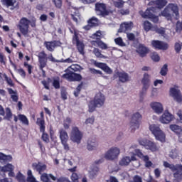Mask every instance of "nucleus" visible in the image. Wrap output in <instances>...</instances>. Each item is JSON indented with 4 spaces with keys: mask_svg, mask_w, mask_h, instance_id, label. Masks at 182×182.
Masks as SVG:
<instances>
[{
    "mask_svg": "<svg viewBox=\"0 0 182 182\" xmlns=\"http://www.w3.org/2000/svg\"><path fill=\"white\" fill-rule=\"evenodd\" d=\"M120 154V149L117 147L111 148L105 156V158L107 160H114V159H117V156Z\"/></svg>",
    "mask_w": 182,
    "mask_h": 182,
    "instance_id": "obj_15",
    "label": "nucleus"
},
{
    "mask_svg": "<svg viewBox=\"0 0 182 182\" xmlns=\"http://www.w3.org/2000/svg\"><path fill=\"white\" fill-rule=\"evenodd\" d=\"M1 171H3L4 173L14 171V166L11 164H7L6 166H4L1 168Z\"/></svg>",
    "mask_w": 182,
    "mask_h": 182,
    "instance_id": "obj_41",
    "label": "nucleus"
},
{
    "mask_svg": "<svg viewBox=\"0 0 182 182\" xmlns=\"http://www.w3.org/2000/svg\"><path fill=\"white\" fill-rule=\"evenodd\" d=\"M83 87V82H80L78 86L76 87L75 91L74 92V95L75 97H77L80 93V90H82V88Z\"/></svg>",
    "mask_w": 182,
    "mask_h": 182,
    "instance_id": "obj_48",
    "label": "nucleus"
},
{
    "mask_svg": "<svg viewBox=\"0 0 182 182\" xmlns=\"http://www.w3.org/2000/svg\"><path fill=\"white\" fill-rule=\"evenodd\" d=\"M16 178L18 182H26L25 176H23L21 172L18 173Z\"/></svg>",
    "mask_w": 182,
    "mask_h": 182,
    "instance_id": "obj_51",
    "label": "nucleus"
},
{
    "mask_svg": "<svg viewBox=\"0 0 182 182\" xmlns=\"http://www.w3.org/2000/svg\"><path fill=\"white\" fill-rule=\"evenodd\" d=\"M119 79L120 82H122V83H124L125 82H127L129 80V75L126 73H120L119 74Z\"/></svg>",
    "mask_w": 182,
    "mask_h": 182,
    "instance_id": "obj_38",
    "label": "nucleus"
},
{
    "mask_svg": "<svg viewBox=\"0 0 182 182\" xmlns=\"http://www.w3.org/2000/svg\"><path fill=\"white\" fill-rule=\"evenodd\" d=\"M4 76H5L6 82H7L8 85L11 87H14L15 86V84H14V81H12V79L9 78L8 76H6V75H4Z\"/></svg>",
    "mask_w": 182,
    "mask_h": 182,
    "instance_id": "obj_61",
    "label": "nucleus"
},
{
    "mask_svg": "<svg viewBox=\"0 0 182 182\" xmlns=\"http://www.w3.org/2000/svg\"><path fill=\"white\" fill-rule=\"evenodd\" d=\"M149 5H154L158 9H163L167 5V0H155L149 3Z\"/></svg>",
    "mask_w": 182,
    "mask_h": 182,
    "instance_id": "obj_23",
    "label": "nucleus"
},
{
    "mask_svg": "<svg viewBox=\"0 0 182 182\" xmlns=\"http://www.w3.org/2000/svg\"><path fill=\"white\" fill-rule=\"evenodd\" d=\"M44 45L49 52H53L55 50V47L53 46L52 41H45Z\"/></svg>",
    "mask_w": 182,
    "mask_h": 182,
    "instance_id": "obj_42",
    "label": "nucleus"
},
{
    "mask_svg": "<svg viewBox=\"0 0 182 182\" xmlns=\"http://www.w3.org/2000/svg\"><path fill=\"white\" fill-rule=\"evenodd\" d=\"M31 167L33 170H34V171H37L38 174H42V173H43L47 168L46 165L42 164V162H34L32 164Z\"/></svg>",
    "mask_w": 182,
    "mask_h": 182,
    "instance_id": "obj_19",
    "label": "nucleus"
},
{
    "mask_svg": "<svg viewBox=\"0 0 182 182\" xmlns=\"http://www.w3.org/2000/svg\"><path fill=\"white\" fill-rule=\"evenodd\" d=\"M80 14H79L75 13V14H71V19H73V21L75 22V23H79V20L77 19V18H80Z\"/></svg>",
    "mask_w": 182,
    "mask_h": 182,
    "instance_id": "obj_56",
    "label": "nucleus"
},
{
    "mask_svg": "<svg viewBox=\"0 0 182 182\" xmlns=\"http://www.w3.org/2000/svg\"><path fill=\"white\" fill-rule=\"evenodd\" d=\"M48 59L50 60V62H53V63H60V60H56L53 58V55L52 54H50L48 57H47V61Z\"/></svg>",
    "mask_w": 182,
    "mask_h": 182,
    "instance_id": "obj_59",
    "label": "nucleus"
},
{
    "mask_svg": "<svg viewBox=\"0 0 182 182\" xmlns=\"http://www.w3.org/2000/svg\"><path fill=\"white\" fill-rule=\"evenodd\" d=\"M40 178L41 181L42 182H52V181H50V178L51 180H53V181H56L57 180L55 176L51 173L48 174L46 173H41Z\"/></svg>",
    "mask_w": 182,
    "mask_h": 182,
    "instance_id": "obj_24",
    "label": "nucleus"
},
{
    "mask_svg": "<svg viewBox=\"0 0 182 182\" xmlns=\"http://www.w3.org/2000/svg\"><path fill=\"white\" fill-rule=\"evenodd\" d=\"M92 53L96 56V58H99L100 59H106V56L102 54V51L97 48H94Z\"/></svg>",
    "mask_w": 182,
    "mask_h": 182,
    "instance_id": "obj_35",
    "label": "nucleus"
},
{
    "mask_svg": "<svg viewBox=\"0 0 182 182\" xmlns=\"http://www.w3.org/2000/svg\"><path fill=\"white\" fill-rule=\"evenodd\" d=\"M169 93L170 95L176 100V102L178 103L182 102L181 91L178 90V85H174V87H171Z\"/></svg>",
    "mask_w": 182,
    "mask_h": 182,
    "instance_id": "obj_13",
    "label": "nucleus"
},
{
    "mask_svg": "<svg viewBox=\"0 0 182 182\" xmlns=\"http://www.w3.org/2000/svg\"><path fill=\"white\" fill-rule=\"evenodd\" d=\"M42 135H41V139L43 140V141H44V143H49L50 139H49V134H48V133H46L45 131H43V132H41Z\"/></svg>",
    "mask_w": 182,
    "mask_h": 182,
    "instance_id": "obj_47",
    "label": "nucleus"
},
{
    "mask_svg": "<svg viewBox=\"0 0 182 182\" xmlns=\"http://www.w3.org/2000/svg\"><path fill=\"white\" fill-rule=\"evenodd\" d=\"M24 68H26L28 72V75H32V70L33 69V67L28 63V62H24Z\"/></svg>",
    "mask_w": 182,
    "mask_h": 182,
    "instance_id": "obj_54",
    "label": "nucleus"
},
{
    "mask_svg": "<svg viewBox=\"0 0 182 182\" xmlns=\"http://www.w3.org/2000/svg\"><path fill=\"white\" fill-rule=\"evenodd\" d=\"M131 161L132 159H130L129 156H125L119 161V164L120 166H129Z\"/></svg>",
    "mask_w": 182,
    "mask_h": 182,
    "instance_id": "obj_39",
    "label": "nucleus"
},
{
    "mask_svg": "<svg viewBox=\"0 0 182 182\" xmlns=\"http://www.w3.org/2000/svg\"><path fill=\"white\" fill-rule=\"evenodd\" d=\"M87 23H89L90 25H91V26L93 28L95 26H97V25H99V19H97V18L93 16L92 18H90L88 21H87Z\"/></svg>",
    "mask_w": 182,
    "mask_h": 182,
    "instance_id": "obj_36",
    "label": "nucleus"
},
{
    "mask_svg": "<svg viewBox=\"0 0 182 182\" xmlns=\"http://www.w3.org/2000/svg\"><path fill=\"white\" fill-rule=\"evenodd\" d=\"M113 4L114 6H115V8H118L119 9H122V8L124 6V1H123V0L114 1Z\"/></svg>",
    "mask_w": 182,
    "mask_h": 182,
    "instance_id": "obj_43",
    "label": "nucleus"
},
{
    "mask_svg": "<svg viewBox=\"0 0 182 182\" xmlns=\"http://www.w3.org/2000/svg\"><path fill=\"white\" fill-rule=\"evenodd\" d=\"M97 147V142L96 141H92V140L89 139L87 141V149L90 151H92V150H95V148Z\"/></svg>",
    "mask_w": 182,
    "mask_h": 182,
    "instance_id": "obj_33",
    "label": "nucleus"
},
{
    "mask_svg": "<svg viewBox=\"0 0 182 182\" xmlns=\"http://www.w3.org/2000/svg\"><path fill=\"white\" fill-rule=\"evenodd\" d=\"M151 46L154 49H159V50H167L168 49V44L159 40H153Z\"/></svg>",
    "mask_w": 182,
    "mask_h": 182,
    "instance_id": "obj_17",
    "label": "nucleus"
},
{
    "mask_svg": "<svg viewBox=\"0 0 182 182\" xmlns=\"http://www.w3.org/2000/svg\"><path fill=\"white\" fill-rule=\"evenodd\" d=\"M1 2L2 5H4L5 6H7V8H9V6H15V4H16V0H1Z\"/></svg>",
    "mask_w": 182,
    "mask_h": 182,
    "instance_id": "obj_34",
    "label": "nucleus"
},
{
    "mask_svg": "<svg viewBox=\"0 0 182 182\" xmlns=\"http://www.w3.org/2000/svg\"><path fill=\"white\" fill-rule=\"evenodd\" d=\"M150 75H149V74H144V77L142 78L141 80V83L143 85V88H142V91L140 93V97H141L144 95V92L147 90V89H149V83H150Z\"/></svg>",
    "mask_w": 182,
    "mask_h": 182,
    "instance_id": "obj_21",
    "label": "nucleus"
},
{
    "mask_svg": "<svg viewBox=\"0 0 182 182\" xmlns=\"http://www.w3.org/2000/svg\"><path fill=\"white\" fill-rule=\"evenodd\" d=\"M149 130L154 134L156 140H159L161 143L166 142V134L161 129H160V125L157 124H152L149 125Z\"/></svg>",
    "mask_w": 182,
    "mask_h": 182,
    "instance_id": "obj_4",
    "label": "nucleus"
},
{
    "mask_svg": "<svg viewBox=\"0 0 182 182\" xmlns=\"http://www.w3.org/2000/svg\"><path fill=\"white\" fill-rule=\"evenodd\" d=\"M65 73H64L61 77L63 79H65L68 82H80L83 77L82 75L75 73L73 71H71L69 68H67L64 70Z\"/></svg>",
    "mask_w": 182,
    "mask_h": 182,
    "instance_id": "obj_6",
    "label": "nucleus"
},
{
    "mask_svg": "<svg viewBox=\"0 0 182 182\" xmlns=\"http://www.w3.org/2000/svg\"><path fill=\"white\" fill-rule=\"evenodd\" d=\"M106 102V97L102 92H98L94 97L93 100L90 101L88 105L90 113H93L96 110V107H102Z\"/></svg>",
    "mask_w": 182,
    "mask_h": 182,
    "instance_id": "obj_2",
    "label": "nucleus"
},
{
    "mask_svg": "<svg viewBox=\"0 0 182 182\" xmlns=\"http://www.w3.org/2000/svg\"><path fill=\"white\" fill-rule=\"evenodd\" d=\"M151 58L152 60H154V62H159L160 61V56L159 55V54H157V53H152Z\"/></svg>",
    "mask_w": 182,
    "mask_h": 182,
    "instance_id": "obj_57",
    "label": "nucleus"
},
{
    "mask_svg": "<svg viewBox=\"0 0 182 182\" xmlns=\"http://www.w3.org/2000/svg\"><path fill=\"white\" fill-rule=\"evenodd\" d=\"M12 116H14V114H12V111H11V108H6V116L4 119H6V120H11L12 119Z\"/></svg>",
    "mask_w": 182,
    "mask_h": 182,
    "instance_id": "obj_44",
    "label": "nucleus"
},
{
    "mask_svg": "<svg viewBox=\"0 0 182 182\" xmlns=\"http://www.w3.org/2000/svg\"><path fill=\"white\" fill-rule=\"evenodd\" d=\"M38 68L39 70L42 72L43 77H46V72L43 70L44 68L48 66V54L43 50L38 53Z\"/></svg>",
    "mask_w": 182,
    "mask_h": 182,
    "instance_id": "obj_7",
    "label": "nucleus"
},
{
    "mask_svg": "<svg viewBox=\"0 0 182 182\" xmlns=\"http://www.w3.org/2000/svg\"><path fill=\"white\" fill-rule=\"evenodd\" d=\"M139 15L142 16L144 19H150L154 23H159V16H156L153 14V9L148 8L145 11H139Z\"/></svg>",
    "mask_w": 182,
    "mask_h": 182,
    "instance_id": "obj_11",
    "label": "nucleus"
},
{
    "mask_svg": "<svg viewBox=\"0 0 182 182\" xmlns=\"http://www.w3.org/2000/svg\"><path fill=\"white\" fill-rule=\"evenodd\" d=\"M170 11H173L176 16V19L180 18V9L176 4L169 3L166 8L161 12V16H164L167 21H173V15L170 14Z\"/></svg>",
    "mask_w": 182,
    "mask_h": 182,
    "instance_id": "obj_1",
    "label": "nucleus"
},
{
    "mask_svg": "<svg viewBox=\"0 0 182 182\" xmlns=\"http://www.w3.org/2000/svg\"><path fill=\"white\" fill-rule=\"evenodd\" d=\"M70 178L72 182H79V175L77 173H73Z\"/></svg>",
    "mask_w": 182,
    "mask_h": 182,
    "instance_id": "obj_55",
    "label": "nucleus"
},
{
    "mask_svg": "<svg viewBox=\"0 0 182 182\" xmlns=\"http://www.w3.org/2000/svg\"><path fill=\"white\" fill-rule=\"evenodd\" d=\"M70 33H74L73 36V43H75L77 46V49L80 55H85V44L79 40V36H77V33H76V29L75 26H72L71 28H69Z\"/></svg>",
    "mask_w": 182,
    "mask_h": 182,
    "instance_id": "obj_5",
    "label": "nucleus"
},
{
    "mask_svg": "<svg viewBox=\"0 0 182 182\" xmlns=\"http://www.w3.org/2000/svg\"><path fill=\"white\" fill-rule=\"evenodd\" d=\"M167 72H168V65H167V64H165L161 68L160 73L161 76H166L167 75Z\"/></svg>",
    "mask_w": 182,
    "mask_h": 182,
    "instance_id": "obj_49",
    "label": "nucleus"
},
{
    "mask_svg": "<svg viewBox=\"0 0 182 182\" xmlns=\"http://www.w3.org/2000/svg\"><path fill=\"white\" fill-rule=\"evenodd\" d=\"M70 123H72V119L70 117H67L64 120L63 127L65 130H68L70 127Z\"/></svg>",
    "mask_w": 182,
    "mask_h": 182,
    "instance_id": "obj_46",
    "label": "nucleus"
},
{
    "mask_svg": "<svg viewBox=\"0 0 182 182\" xmlns=\"http://www.w3.org/2000/svg\"><path fill=\"white\" fill-rule=\"evenodd\" d=\"M174 48L176 53H180V51L181 50V48H182V43H176L175 44Z\"/></svg>",
    "mask_w": 182,
    "mask_h": 182,
    "instance_id": "obj_60",
    "label": "nucleus"
},
{
    "mask_svg": "<svg viewBox=\"0 0 182 182\" xmlns=\"http://www.w3.org/2000/svg\"><path fill=\"white\" fill-rule=\"evenodd\" d=\"M89 72L90 73H91V75H103V73H102V71H100V70H96L95 68H89Z\"/></svg>",
    "mask_w": 182,
    "mask_h": 182,
    "instance_id": "obj_52",
    "label": "nucleus"
},
{
    "mask_svg": "<svg viewBox=\"0 0 182 182\" xmlns=\"http://www.w3.org/2000/svg\"><path fill=\"white\" fill-rule=\"evenodd\" d=\"M60 63H73V60L70 58H68L67 59H60Z\"/></svg>",
    "mask_w": 182,
    "mask_h": 182,
    "instance_id": "obj_63",
    "label": "nucleus"
},
{
    "mask_svg": "<svg viewBox=\"0 0 182 182\" xmlns=\"http://www.w3.org/2000/svg\"><path fill=\"white\" fill-rule=\"evenodd\" d=\"M164 167L169 168L173 173V177L178 181H182V164H171L168 161H164ZM174 171H176L174 173Z\"/></svg>",
    "mask_w": 182,
    "mask_h": 182,
    "instance_id": "obj_3",
    "label": "nucleus"
},
{
    "mask_svg": "<svg viewBox=\"0 0 182 182\" xmlns=\"http://www.w3.org/2000/svg\"><path fill=\"white\" fill-rule=\"evenodd\" d=\"M29 25H31V21L27 18L23 17L20 19L18 28L23 36H28L29 33Z\"/></svg>",
    "mask_w": 182,
    "mask_h": 182,
    "instance_id": "obj_8",
    "label": "nucleus"
},
{
    "mask_svg": "<svg viewBox=\"0 0 182 182\" xmlns=\"http://www.w3.org/2000/svg\"><path fill=\"white\" fill-rule=\"evenodd\" d=\"M103 36H102V31L100 30L97 31L95 33L92 35V39H96L95 41H102Z\"/></svg>",
    "mask_w": 182,
    "mask_h": 182,
    "instance_id": "obj_40",
    "label": "nucleus"
},
{
    "mask_svg": "<svg viewBox=\"0 0 182 182\" xmlns=\"http://www.w3.org/2000/svg\"><path fill=\"white\" fill-rule=\"evenodd\" d=\"M0 63L1 65L6 64V57L2 53H0Z\"/></svg>",
    "mask_w": 182,
    "mask_h": 182,
    "instance_id": "obj_58",
    "label": "nucleus"
},
{
    "mask_svg": "<svg viewBox=\"0 0 182 182\" xmlns=\"http://www.w3.org/2000/svg\"><path fill=\"white\" fill-rule=\"evenodd\" d=\"M82 137H83V134L81 133L79 128L77 127H73L70 134V140L73 141V143L80 144V141H82Z\"/></svg>",
    "mask_w": 182,
    "mask_h": 182,
    "instance_id": "obj_12",
    "label": "nucleus"
},
{
    "mask_svg": "<svg viewBox=\"0 0 182 182\" xmlns=\"http://www.w3.org/2000/svg\"><path fill=\"white\" fill-rule=\"evenodd\" d=\"M36 124L38 126L40 132H43L46 130V122L45 119H37Z\"/></svg>",
    "mask_w": 182,
    "mask_h": 182,
    "instance_id": "obj_28",
    "label": "nucleus"
},
{
    "mask_svg": "<svg viewBox=\"0 0 182 182\" xmlns=\"http://www.w3.org/2000/svg\"><path fill=\"white\" fill-rule=\"evenodd\" d=\"M114 42L116 45H118L119 46H126V44L124 43V42H123V38H122L121 37L115 38Z\"/></svg>",
    "mask_w": 182,
    "mask_h": 182,
    "instance_id": "obj_50",
    "label": "nucleus"
},
{
    "mask_svg": "<svg viewBox=\"0 0 182 182\" xmlns=\"http://www.w3.org/2000/svg\"><path fill=\"white\" fill-rule=\"evenodd\" d=\"M151 107L153 109L155 113H157L158 114L163 113V105H161L160 102H155L151 103Z\"/></svg>",
    "mask_w": 182,
    "mask_h": 182,
    "instance_id": "obj_25",
    "label": "nucleus"
},
{
    "mask_svg": "<svg viewBox=\"0 0 182 182\" xmlns=\"http://www.w3.org/2000/svg\"><path fill=\"white\" fill-rule=\"evenodd\" d=\"M56 8H62V0H53Z\"/></svg>",
    "mask_w": 182,
    "mask_h": 182,
    "instance_id": "obj_64",
    "label": "nucleus"
},
{
    "mask_svg": "<svg viewBox=\"0 0 182 182\" xmlns=\"http://www.w3.org/2000/svg\"><path fill=\"white\" fill-rule=\"evenodd\" d=\"M139 143L141 146H144V147L146 150H150L152 153H155L156 151H159V147L157 146V144L153 141H150L146 139H142L139 141Z\"/></svg>",
    "mask_w": 182,
    "mask_h": 182,
    "instance_id": "obj_9",
    "label": "nucleus"
},
{
    "mask_svg": "<svg viewBox=\"0 0 182 182\" xmlns=\"http://www.w3.org/2000/svg\"><path fill=\"white\" fill-rule=\"evenodd\" d=\"M15 123H18V120H20L25 126H29V119L24 114H18V116L14 115Z\"/></svg>",
    "mask_w": 182,
    "mask_h": 182,
    "instance_id": "obj_22",
    "label": "nucleus"
},
{
    "mask_svg": "<svg viewBox=\"0 0 182 182\" xmlns=\"http://www.w3.org/2000/svg\"><path fill=\"white\" fill-rule=\"evenodd\" d=\"M60 133V139L62 141H68L69 140V136L68 135V132L64 129H60L59 130Z\"/></svg>",
    "mask_w": 182,
    "mask_h": 182,
    "instance_id": "obj_30",
    "label": "nucleus"
},
{
    "mask_svg": "<svg viewBox=\"0 0 182 182\" xmlns=\"http://www.w3.org/2000/svg\"><path fill=\"white\" fill-rule=\"evenodd\" d=\"M91 44L92 45V46H96V45H97V46H99L100 48L102 49V50H106V49H109L107 44H106L102 40L92 41Z\"/></svg>",
    "mask_w": 182,
    "mask_h": 182,
    "instance_id": "obj_27",
    "label": "nucleus"
},
{
    "mask_svg": "<svg viewBox=\"0 0 182 182\" xmlns=\"http://www.w3.org/2000/svg\"><path fill=\"white\" fill-rule=\"evenodd\" d=\"M53 86L55 87V89H60V82L59 81V78L53 80Z\"/></svg>",
    "mask_w": 182,
    "mask_h": 182,
    "instance_id": "obj_53",
    "label": "nucleus"
},
{
    "mask_svg": "<svg viewBox=\"0 0 182 182\" xmlns=\"http://www.w3.org/2000/svg\"><path fill=\"white\" fill-rule=\"evenodd\" d=\"M9 95H11V99H12L13 102H18L19 97L18 96V92L14 91L12 88H7Z\"/></svg>",
    "mask_w": 182,
    "mask_h": 182,
    "instance_id": "obj_31",
    "label": "nucleus"
},
{
    "mask_svg": "<svg viewBox=\"0 0 182 182\" xmlns=\"http://www.w3.org/2000/svg\"><path fill=\"white\" fill-rule=\"evenodd\" d=\"M173 119L174 115L168 112V111H165L159 119L161 123L164 124H168V123H171Z\"/></svg>",
    "mask_w": 182,
    "mask_h": 182,
    "instance_id": "obj_18",
    "label": "nucleus"
},
{
    "mask_svg": "<svg viewBox=\"0 0 182 182\" xmlns=\"http://www.w3.org/2000/svg\"><path fill=\"white\" fill-rule=\"evenodd\" d=\"M132 28H133V23L132 21L124 22L120 25L118 32L119 33H126L127 32L132 31Z\"/></svg>",
    "mask_w": 182,
    "mask_h": 182,
    "instance_id": "obj_20",
    "label": "nucleus"
},
{
    "mask_svg": "<svg viewBox=\"0 0 182 182\" xmlns=\"http://www.w3.org/2000/svg\"><path fill=\"white\" fill-rule=\"evenodd\" d=\"M92 63L94 66L96 68H99V69H102L105 73H107V75H112L113 73V70H111L109 67H108L107 64L105 63H99L95 60H92Z\"/></svg>",
    "mask_w": 182,
    "mask_h": 182,
    "instance_id": "obj_16",
    "label": "nucleus"
},
{
    "mask_svg": "<svg viewBox=\"0 0 182 182\" xmlns=\"http://www.w3.org/2000/svg\"><path fill=\"white\" fill-rule=\"evenodd\" d=\"M141 119H143V117L141 116V114H140V113L136 112L133 114L130 121V129L132 133L134 132L136 129H139V127H140Z\"/></svg>",
    "mask_w": 182,
    "mask_h": 182,
    "instance_id": "obj_10",
    "label": "nucleus"
},
{
    "mask_svg": "<svg viewBox=\"0 0 182 182\" xmlns=\"http://www.w3.org/2000/svg\"><path fill=\"white\" fill-rule=\"evenodd\" d=\"M99 167H94L90 171V178L91 180H93V178H96L97 177V174H99Z\"/></svg>",
    "mask_w": 182,
    "mask_h": 182,
    "instance_id": "obj_32",
    "label": "nucleus"
},
{
    "mask_svg": "<svg viewBox=\"0 0 182 182\" xmlns=\"http://www.w3.org/2000/svg\"><path fill=\"white\" fill-rule=\"evenodd\" d=\"M153 28V24L149 21H145L144 22V29L146 32H149Z\"/></svg>",
    "mask_w": 182,
    "mask_h": 182,
    "instance_id": "obj_45",
    "label": "nucleus"
},
{
    "mask_svg": "<svg viewBox=\"0 0 182 182\" xmlns=\"http://www.w3.org/2000/svg\"><path fill=\"white\" fill-rule=\"evenodd\" d=\"M137 53H139L141 58H144L149 53V48L144 46V45L140 44L136 50Z\"/></svg>",
    "mask_w": 182,
    "mask_h": 182,
    "instance_id": "obj_26",
    "label": "nucleus"
},
{
    "mask_svg": "<svg viewBox=\"0 0 182 182\" xmlns=\"http://www.w3.org/2000/svg\"><path fill=\"white\" fill-rule=\"evenodd\" d=\"M70 70H73V72H80L83 68H82V66L77 65V64H73L72 65L69 66L68 68Z\"/></svg>",
    "mask_w": 182,
    "mask_h": 182,
    "instance_id": "obj_37",
    "label": "nucleus"
},
{
    "mask_svg": "<svg viewBox=\"0 0 182 182\" xmlns=\"http://www.w3.org/2000/svg\"><path fill=\"white\" fill-rule=\"evenodd\" d=\"M127 38L129 41H133L136 39V36L133 33H127Z\"/></svg>",
    "mask_w": 182,
    "mask_h": 182,
    "instance_id": "obj_62",
    "label": "nucleus"
},
{
    "mask_svg": "<svg viewBox=\"0 0 182 182\" xmlns=\"http://www.w3.org/2000/svg\"><path fill=\"white\" fill-rule=\"evenodd\" d=\"M95 11L96 12H99L101 16H107L110 12L107 9V6L105 3H96L95 4Z\"/></svg>",
    "mask_w": 182,
    "mask_h": 182,
    "instance_id": "obj_14",
    "label": "nucleus"
},
{
    "mask_svg": "<svg viewBox=\"0 0 182 182\" xmlns=\"http://www.w3.org/2000/svg\"><path fill=\"white\" fill-rule=\"evenodd\" d=\"M169 129H171V130L172 132L176 133V134H177V136L182 134V128H181V127H180L177 124H171L169 126Z\"/></svg>",
    "mask_w": 182,
    "mask_h": 182,
    "instance_id": "obj_29",
    "label": "nucleus"
}]
</instances>
